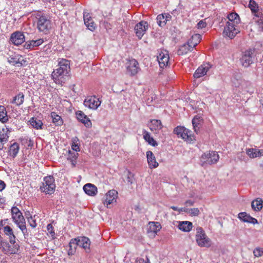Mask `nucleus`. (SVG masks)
Returning a JSON list of instances; mask_svg holds the SVG:
<instances>
[{
	"instance_id": "nucleus-1",
	"label": "nucleus",
	"mask_w": 263,
	"mask_h": 263,
	"mask_svg": "<svg viewBox=\"0 0 263 263\" xmlns=\"http://www.w3.org/2000/svg\"><path fill=\"white\" fill-rule=\"evenodd\" d=\"M58 68L52 73V77L55 83L62 85L65 82L66 77L70 71V61L65 59H59Z\"/></svg>"
},
{
	"instance_id": "nucleus-2",
	"label": "nucleus",
	"mask_w": 263,
	"mask_h": 263,
	"mask_svg": "<svg viewBox=\"0 0 263 263\" xmlns=\"http://www.w3.org/2000/svg\"><path fill=\"white\" fill-rule=\"evenodd\" d=\"M2 238L0 236V249L4 254L8 256L18 254L20 247L13 236L9 238V242L3 241Z\"/></svg>"
},
{
	"instance_id": "nucleus-3",
	"label": "nucleus",
	"mask_w": 263,
	"mask_h": 263,
	"mask_svg": "<svg viewBox=\"0 0 263 263\" xmlns=\"http://www.w3.org/2000/svg\"><path fill=\"white\" fill-rule=\"evenodd\" d=\"M11 215L13 220L22 230L23 233L27 232L25 220L22 212L16 206L11 209Z\"/></svg>"
},
{
	"instance_id": "nucleus-4",
	"label": "nucleus",
	"mask_w": 263,
	"mask_h": 263,
	"mask_svg": "<svg viewBox=\"0 0 263 263\" xmlns=\"http://www.w3.org/2000/svg\"><path fill=\"white\" fill-rule=\"evenodd\" d=\"M195 237L196 242L199 247L206 248L211 247L212 241L201 227L197 228Z\"/></svg>"
},
{
	"instance_id": "nucleus-5",
	"label": "nucleus",
	"mask_w": 263,
	"mask_h": 263,
	"mask_svg": "<svg viewBox=\"0 0 263 263\" xmlns=\"http://www.w3.org/2000/svg\"><path fill=\"white\" fill-rule=\"evenodd\" d=\"M37 21V28L40 32H43L45 34L49 32L51 28V21L45 15H38Z\"/></svg>"
},
{
	"instance_id": "nucleus-6",
	"label": "nucleus",
	"mask_w": 263,
	"mask_h": 263,
	"mask_svg": "<svg viewBox=\"0 0 263 263\" xmlns=\"http://www.w3.org/2000/svg\"><path fill=\"white\" fill-rule=\"evenodd\" d=\"M55 185L54 179L52 176H47L44 178L42 185L40 186L41 190L48 194H52L55 190Z\"/></svg>"
},
{
	"instance_id": "nucleus-7",
	"label": "nucleus",
	"mask_w": 263,
	"mask_h": 263,
	"mask_svg": "<svg viewBox=\"0 0 263 263\" xmlns=\"http://www.w3.org/2000/svg\"><path fill=\"white\" fill-rule=\"evenodd\" d=\"M191 131L183 126H178L174 129V133L178 137H181L187 142H191L195 140L194 136L191 134Z\"/></svg>"
},
{
	"instance_id": "nucleus-8",
	"label": "nucleus",
	"mask_w": 263,
	"mask_h": 263,
	"mask_svg": "<svg viewBox=\"0 0 263 263\" xmlns=\"http://www.w3.org/2000/svg\"><path fill=\"white\" fill-rule=\"evenodd\" d=\"M239 32V26L230 23L226 24L223 31V35L224 36L232 39Z\"/></svg>"
},
{
	"instance_id": "nucleus-9",
	"label": "nucleus",
	"mask_w": 263,
	"mask_h": 263,
	"mask_svg": "<svg viewBox=\"0 0 263 263\" xmlns=\"http://www.w3.org/2000/svg\"><path fill=\"white\" fill-rule=\"evenodd\" d=\"M140 68L137 60L130 59L126 63V72L130 76H135L140 70Z\"/></svg>"
},
{
	"instance_id": "nucleus-10",
	"label": "nucleus",
	"mask_w": 263,
	"mask_h": 263,
	"mask_svg": "<svg viewBox=\"0 0 263 263\" xmlns=\"http://www.w3.org/2000/svg\"><path fill=\"white\" fill-rule=\"evenodd\" d=\"M149 28V25L146 21H141L137 24L135 27L134 30L136 36L141 39L145 33L146 30Z\"/></svg>"
},
{
	"instance_id": "nucleus-11",
	"label": "nucleus",
	"mask_w": 263,
	"mask_h": 263,
	"mask_svg": "<svg viewBox=\"0 0 263 263\" xmlns=\"http://www.w3.org/2000/svg\"><path fill=\"white\" fill-rule=\"evenodd\" d=\"M101 101L96 96H88L84 101V105L92 109H96L100 105Z\"/></svg>"
},
{
	"instance_id": "nucleus-12",
	"label": "nucleus",
	"mask_w": 263,
	"mask_h": 263,
	"mask_svg": "<svg viewBox=\"0 0 263 263\" xmlns=\"http://www.w3.org/2000/svg\"><path fill=\"white\" fill-rule=\"evenodd\" d=\"M201 158L208 164H212L217 163L219 159V156L216 152L210 151L208 153H204L202 155Z\"/></svg>"
},
{
	"instance_id": "nucleus-13",
	"label": "nucleus",
	"mask_w": 263,
	"mask_h": 263,
	"mask_svg": "<svg viewBox=\"0 0 263 263\" xmlns=\"http://www.w3.org/2000/svg\"><path fill=\"white\" fill-rule=\"evenodd\" d=\"M169 54L166 50H161L157 56V60L160 68L166 67L169 63Z\"/></svg>"
},
{
	"instance_id": "nucleus-14",
	"label": "nucleus",
	"mask_w": 263,
	"mask_h": 263,
	"mask_svg": "<svg viewBox=\"0 0 263 263\" xmlns=\"http://www.w3.org/2000/svg\"><path fill=\"white\" fill-rule=\"evenodd\" d=\"M253 54V51L250 49L246 50L243 53L242 58L241 59V62L245 67H249L251 64L252 63V55Z\"/></svg>"
},
{
	"instance_id": "nucleus-15",
	"label": "nucleus",
	"mask_w": 263,
	"mask_h": 263,
	"mask_svg": "<svg viewBox=\"0 0 263 263\" xmlns=\"http://www.w3.org/2000/svg\"><path fill=\"white\" fill-rule=\"evenodd\" d=\"M118 192L115 190H112L109 191L105 195V199L103 201L104 205H106L107 208L108 205L116 202Z\"/></svg>"
},
{
	"instance_id": "nucleus-16",
	"label": "nucleus",
	"mask_w": 263,
	"mask_h": 263,
	"mask_svg": "<svg viewBox=\"0 0 263 263\" xmlns=\"http://www.w3.org/2000/svg\"><path fill=\"white\" fill-rule=\"evenodd\" d=\"M211 68L209 63H205L200 66L194 73V77L196 79L200 78L205 76Z\"/></svg>"
},
{
	"instance_id": "nucleus-17",
	"label": "nucleus",
	"mask_w": 263,
	"mask_h": 263,
	"mask_svg": "<svg viewBox=\"0 0 263 263\" xmlns=\"http://www.w3.org/2000/svg\"><path fill=\"white\" fill-rule=\"evenodd\" d=\"M8 62L13 65L21 66L23 64V62L25 63L26 61L24 60L22 55L14 53L8 58Z\"/></svg>"
},
{
	"instance_id": "nucleus-18",
	"label": "nucleus",
	"mask_w": 263,
	"mask_h": 263,
	"mask_svg": "<svg viewBox=\"0 0 263 263\" xmlns=\"http://www.w3.org/2000/svg\"><path fill=\"white\" fill-rule=\"evenodd\" d=\"M10 40L14 45L18 46L25 41V36L23 33L16 31L11 34Z\"/></svg>"
},
{
	"instance_id": "nucleus-19",
	"label": "nucleus",
	"mask_w": 263,
	"mask_h": 263,
	"mask_svg": "<svg viewBox=\"0 0 263 263\" xmlns=\"http://www.w3.org/2000/svg\"><path fill=\"white\" fill-rule=\"evenodd\" d=\"M76 115L78 120L83 123L86 127H90L91 126V121L83 111H78Z\"/></svg>"
},
{
	"instance_id": "nucleus-20",
	"label": "nucleus",
	"mask_w": 263,
	"mask_h": 263,
	"mask_svg": "<svg viewBox=\"0 0 263 263\" xmlns=\"http://www.w3.org/2000/svg\"><path fill=\"white\" fill-rule=\"evenodd\" d=\"M161 229V224L159 222H150L147 228V233H152L153 236H155L157 233Z\"/></svg>"
},
{
	"instance_id": "nucleus-21",
	"label": "nucleus",
	"mask_w": 263,
	"mask_h": 263,
	"mask_svg": "<svg viewBox=\"0 0 263 263\" xmlns=\"http://www.w3.org/2000/svg\"><path fill=\"white\" fill-rule=\"evenodd\" d=\"M78 242V246H80L85 250H89L90 246V241L88 238L86 237H78L76 238Z\"/></svg>"
},
{
	"instance_id": "nucleus-22",
	"label": "nucleus",
	"mask_w": 263,
	"mask_h": 263,
	"mask_svg": "<svg viewBox=\"0 0 263 263\" xmlns=\"http://www.w3.org/2000/svg\"><path fill=\"white\" fill-rule=\"evenodd\" d=\"M147 162L151 168H156L158 166V163L156 161L155 157L152 152H146Z\"/></svg>"
},
{
	"instance_id": "nucleus-23",
	"label": "nucleus",
	"mask_w": 263,
	"mask_h": 263,
	"mask_svg": "<svg viewBox=\"0 0 263 263\" xmlns=\"http://www.w3.org/2000/svg\"><path fill=\"white\" fill-rule=\"evenodd\" d=\"M246 153L250 158H255L263 156V149L247 148Z\"/></svg>"
},
{
	"instance_id": "nucleus-24",
	"label": "nucleus",
	"mask_w": 263,
	"mask_h": 263,
	"mask_svg": "<svg viewBox=\"0 0 263 263\" xmlns=\"http://www.w3.org/2000/svg\"><path fill=\"white\" fill-rule=\"evenodd\" d=\"M149 129L154 133H156L163 127V125L160 120L153 119L151 121V124L149 125Z\"/></svg>"
},
{
	"instance_id": "nucleus-25",
	"label": "nucleus",
	"mask_w": 263,
	"mask_h": 263,
	"mask_svg": "<svg viewBox=\"0 0 263 263\" xmlns=\"http://www.w3.org/2000/svg\"><path fill=\"white\" fill-rule=\"evenodd\" d=\"M227 18L228 21L227 23H231L232 24L239 26L240 23V20L239 15L236 12H232L228 14Z\"/></svg>"
},
{
	"instance_id": "nucleus-26",
	"label": "nucleus",
	"mask_w": 263,
	"mask_h": 263,
	"mask_svg": "<svg viewBox=\"0 0 263 263\" xmlns=\"http://www.w3.org/2000/svg\"><path fill=\"white\" fill-rule=\"evenodd\" d=\"M83 190L85 193L90 196H94L97 193V188L94 185L87 183L83 187Z\"/></svg>"
},
{
	"instance_id": "nucleus-27",
	"label": "nucleus",
	"mask_w": 263,
	"mask_h": 263,
	"mask_svg": "<svg viewBox=\"0 0 263 263\" xmlns=\"http://www.w3.org/2000/svg\"><path fill=\"white\" fill-rule=\"evenodd\" d=\"M77 240V239L76 238H72L69 243L67 251V253L69 256L73 255L76 252L77 248L78 246Z\"/></svg>"
},
{
	"instance_id": "nucleus-28",
	"label": "nucleus",
	"mask_w": 263,
	"mask_h": 263,
	"mask_svg": "<svg viewBox=\"0 0 263 263\" xmlns=\"http://www.w3.org/2000/svg\"><path fill=\"white\" fill-rule=\"evenodd\" d=\"M238 218L245 222L252 223L253 224L257 223L256 219L251 217L245 212L240 213L238 215Z\"/></svg>"
},
{
	"instance_id": "nucleus-29",
	"label": "nucleus",
	"mask_w": 263,
	"mask_h": 263,
	"mask_svg": "<svg viewBox=\"0 0 263 263\" xmlns=\"http://www.w3.org/2000/svg\"><path fill=\"white\" fill-rule=\"evenodd\" d=\"M201 40V35L199 34H195L193 35L191 38L188 41V44L191 48L196 47Z\"/></svg>"
},
{
	"instance_id": "nucleus-30",
	"label": "nucleus",
	"mask_w": 263,
	"mask_h": 263,
	"mask_svg": "<svg viewBox=\"0 0 263 263\" xmlns=\"http://www.w3.org/2000/svg\"><path fill=\"white\" fill-rule=\"evenodd\" d=\"M44 42L43 39H39L36 40H31L26 43L25 46L27 49H32L35 47H37Z\"/></svg>"
},
{
	"instance_id": "nucleus-31",
	"label": "nucleus",
	"mask_w": 263,
	"mask_h": 263,
	"mask_svg": "<svg viewBox=\"0 0 263 263\" xmlns=\"http://www.w3.org/2000/svg\"><path fill=\"white\" fill-rule=\"evenodd\" d=\"M20 149L19 144L17 142H14L11 144L9 149V155L12 158H14Z\"/></svg>"
},
{
	"instance_id": "nucleus-32",
	"label": "nucleus",
	"mask_w": 263,
	"mask_h": 263,
	"mask_svg": "<svg viewBox=\"0 0 263 263\" xmlns=\"http://www.w3.org/2000/svg\"><path fill=\"white\" fill-rule=\"evenodd\" d=\"M240 86L241 89L245 91L250 93H253L254 90L251 82L249 81H242L240 84Z\"/></svg>"
},
{
	"instance_id": "nucleus-33",
	"label": "nucleus",
	"mask_w": 263,
	"mask_h": 263,
	"mask_svg": "<svg viewBox=\"0 0 263 263\" xmlns=\"http://www.w3.org/2000/svg\"><path fill=\"white\" fill-rule=\"evenodd\" d=\"M193 227L192 223L190 221H185L179 222L178 228L184 232H189Z\"/></svg>"
},
{
	"instance_id": "nucleus-34",
	"label": "nucleus",
	"mask_w": 263,
	"mask_h": 263,
	"mask_svg": "<svg viewBox=\"0 0 263 263\" xmlns=\"http://www.w3.org/2000/svg\"><path fill=\"white\" fill-rule=\"evenodd\" d=\"M51 117L52 118V123L55 124V126H61L63 124V120L62 117L58 115L55 112H51Z\"/></svg>"
},
{
	"instance_id": "nucleus-35",
	"label": "nucleus",
	"mask_w": 263,
	"mask_h": 263,
	"mask_svg": "<svg viewBox=\"0 0 263 263\" xmlns=\"http://www.w3.org/2000/svg\"><path fill=\"white\" fill-rule=\"evenodd\" d=\"M143 136L144 139L148 142L149 144L153 146H156L158 145L156 140L151 136L150 134L146 130H143Z\"/></svg>"
},
{
	"instance_id": "nucleus-36",
	"label": "nucleus",
	"mask_w": 263,
	"mask_h": 263,
	"mask_svg": "<svg viewBox=\"0 0 263 263\" xmlns=\"http://www.w3.org/2000/svg\"><path fill=\"white\" fill-rule=\"evenodd\" d=\"M249 7L250 8L251 10L252 11V12L256 17H261L260 15L261 14L258 13V5L254 0H250Z\"/></svg>"
},
{
	"instance_id": "nucleus-37",
	"label": "nucleus",
	"mask_w": 263,
	"mask_h": 263,
	"mask_svg": "<svg viewBox=\"0 0 263 263\" xmlns=\"http://www.w3.org/2000/svg\"><path fill=\"white\" fill-rule=\"evenodd\" d=\"M30 125L36 129H42L43 123L42 121L36 118H31L29 120Z\"/></svg>"
},
{
	"instance_id": "nucleus-38",
	"label": "nucleus",
	"mask_w": 263,
	"mask_h": 263,
	"mask_svg": "<svg viewBox=\"0 0 263 263\" xmlns=\"http://www.w3.org/2000/svg\"><path fill=\"white\" fill-rule=\"evenodd\" d=\"M9 119L7 111L3 106H0V121L3 123H6Z\"/></svg>"
},
{
	"instance_id": "nucleus-39",
	"label": "nucleus",
	"mask_w": 263,
	"mask_h": 263,
	"mask_svg": "<svg viewBox=\"0 0 263 263\" xmlns=\"http://www.w3.org/2000/svg\"><path fill=\"white\" fill-rule=\"evenodd\" d=\"M202 117L196 116L192 120V124L194 131L197 133L199 129V125L202 121Z\"/></svg>"
},
{
	"instance_id": "nucleus-40",
	"label": "nucleus",
	"mask_w": 263,
	"mask_h": 263,
	"mask_svg": "<svg viewBox=\"0 0 263 263\" xmlns=\"http://www.w3.org/2000/svg\"><path fill=\"white\" fill-rule=\"evenodd\" d=\"M78 153L77 152H72L71 151H69L67 159L70 161L72 167H74L76 166L77 162L76 160L78 158Z\"/></svg>"
},
{
	"instance_id": "nucleus-41",
	"label": "nucleus",
	"mask_w": 263,
	"mask_h": 263,
	"mask_svg": "<svg viewBox=\"0 0 263 263\" xmlns=\"http://www.w3.org/2000/svg\"><path fill=\"white\" fill-rule=\"evenodd\" d=\"M262 200L260 198H257L252 202L251 206L252 209L256 211H259L262 208Z\"/></svg>"
},
{
	"instance_id": "nucleus-42",
	"label": "nucleus",
	"mask_w": 263,
	"mask_h": 263,
	"mask_svg": "<svg viewBox=\"0 0 263 263\" xmlns=\"http://www.w3.org/2000/svg\"><path fill=\"white\" fill-rule=\"evenodd\" d=\"M24 101V95L22 92H20L15 96L11 102L12 103L15 104L17 106L22 105Z\"/></svg>"
},
{
	"instance_id": "nucleus-43",
	"label": "nucleus",
	"mask_w": 263,
	"mask_h": 263,
	"mask_svg": "<svg viewBox=\"0 0 263 263\" xmlns=\"http://www.w3.org/2000/svg\"><path fill=\"white\" fill-rule=\"evenodd\" d=\"M191 46L187 43L180 46L177 51V54L179 55H182L186 54L190 50Z\"/></svg>"
},
{
	"instance_id": "nucleus-44",
	"label": "nucleus",
	"mask_w": 263,
	"mask_h": 263,
	"mask_svg": "<svg viewBox=\"0 0 263 263\" xmlns=\"http://www.w3.org/2000/svg\"><path fill=\"white\" fill-rule=\"evenodd\" d=\"M79 140L78 137H75L72 139L71 148L76 152L80 151V147L79 145Z\"/></svg>"
},
{
	"instance_id": "nucleus-45",
	"label": "nucleus",
	"mask_w": 263,
	"mask_h": 263,
	"mask_svg": "<svg viewBox=\"0 0 263 263\" xmlns=\"http://www.w3.org/2000/svg\"><path fill=\"white\" fill-rule=\"evenodd\" d=\"M4 232L5 234L8 236H9V238H12V237H14V238L15 239L16 237L15 235L13 234V231L12 229V228L9 226H6L4 228Z\"/></svg>"
},
{
	"instance_id": "nucleus-46",
	"label": "nucleus",
	"mask_w": 263,
	"mask_h": 263,
	"mask_svg": "<svg viewBox=\"0 0 263 263\" xmlns=\"http://www.w3.org/2000/svg\"><path fill=\"white\" fill-rule=\"evenodd\" d=\"M157 21L158 25L161 27L164 26L166 24V22L164 18V15L163 14H159L157 16Z\"/></svg>"
},
{
	"instance_id": "nucleus-47",
	"label": "nucleus",
	"mask_w": 263,
	"mask_h": 263,
	"mask_svg": "<svg viewBox=\"0 0 263 263\" xmlns=\"http://www.w3.org/2000/svg\"><path fill=\"white\" fill-rule=\"evenodd\" d=\"M84 24L87 28L91 31H93L96 28V25L92 19L91 21H88V22H85Z\"/></svg>"
},
{
	"instance_id": "nucleus-48",
	"label": "nucleus",
	"mask_w": 263,
	"mask_h": 263,
	"mask_svg": "<svg viewBox=\"0 0 263 263\" xmlns=\"http://www.w3.org/2000/svg\"><path fill=\"white\" fill-rule=\"evenodd\" d=\"M253 254L255 257H259L263 255V248L257 247L253 251Z\"/></svg>"
},
{
	"instance_id": "nucleus-49",
	"label": "nucleus",
	"mask_w": 263,
	"mask_h": 263,
	"mask_svg": "<svg viewBox=\"0 0 263 263\" xmlns=\"http://www.w3.org/2000/svg\"><path fill=\"white\" fill-rule=\"evenodd\" d=\"M186 212H188L191 216H198L200 214L199 210L198 208H192L191 209H185Z\"/></svg>"
},
{
	"instance_id": "nucleus-50",
	"label": "nucleus",
	"mask_w": 263,
	"mask_h": 263,
	"mask_svg": "<svg viewBox=\"0 0 263 263\" xmlns=\"http://www.w3.org/2000/svg\"><path fill=\"white\" fill-rule=\"evenodd\" d=\"M28 222L29 225L32 228H34L36 226V222L35 219L31 216L27 218Z\"/></svg>"
},
{
	"instance_id": "nucleus-51",
	"label": "nucleus",
	"mask_w": 263,
	"mask_h": 263,
	"mask_svg": "<svg viewBox=\"0 0 263 263\" xmlns=\"http://www.w3.org/2000/svg\"><path fill=\"white\" fill-rule=\"evenodd\" d=\"M47 229L48 234H49L51 236H53L55 235L54 228L51 223L47 225Z\"/></svg>"
},
{
	"instance_id": "nucleus-52",
	"label": "nucleus",
	"mask_w": 263,
	"mask_h": 263,
	"mask_svg": "<svg viewBox=\"0 0 263 263\" xmlns=\"http://www.w3.org/2000/svg\"><path fill=\"white\" fill-rule=\"evenodd\" d=\"M206 25H207V24L205 21V20H201L200 21L197 25V27L198 29H202V28H204L206 27Z\"/></svg>"
},
{
	"instance_id": "nucleus-53",
	"label": "nucleus",
	"mask_w": 263,
	"mask_h": 263,
	"mask_svg": "<svg viewBox=\"0 0 263 263\" xmlns=\"http://www.w3.org/2000/svg\"><path fill=\"white\" fill-rule=\"evenodd\" d=\"M9 136L7 133L0 134V142H6L8 140Z\"/></svg>"
},
{
	"instance_id": "nucleus-54",
	"label": "nucleus",
	"mask_w": 263,
	"mask_h": 263,
	"mask_svg": "<svg viewBox=\"0 0 263 263\" xmlns=\"http://www.w3.org/2000/svg\"><path fill=\"white\" fill-rule=\"evenodd\" d=\"M83 17L84 23L88 22V21H91V20H92L91 16H90V14L86 12H84Z\"/></svg>"
},
{
	"instance_id": "nucleus-55",
	"label": "nucleus",
	"mask_w": 263,
	"mask_h": 263,
	"mask_svg": "<svg viewBox=\"0 0 263 263\" xmlns=\"http://www.w3.org/2000/svg\"><path fill=\"white\" fill-rule=\"evenodd\" d=\"M255 22L258 23L259 28L263 31V17H260L258 20L255 21Z\"/></svg>"
},
{
	"instance_id": "nucleus-56",
	"label": "nucleus",
	"mask_w": 263,
	"mask_h": 263,
	"mask_svg": "<svg viewBox=\"0 0 263 263\" xmlns=\"http://www.w3.org/2000/svg\"><path fill=\"white\" fill-rule=\"evenodd\" d=\"M133 174L129 171H128L127 181L130 183H132V178L133 177Z\"/></svg>"
},
{
	"instance_id": "nucleus-57",
	"label": "nucleus",
	"mask_w": 263,
	"mask_h": 263,
	"mask_svg": "<svg viewBox=\"0 0 263 263\" xmlns=\"http://www.w3.org/2000/svg\"><path fill=\"white\" fill-rule=\"evenodd\" d=\"M171 208L174 211H177L179 213H180L181 212H186V210H185V209H183V208L178 209L177 207L175 206H171Z\"/></svg>"
},
{
	"instance_id": "nucleus-58",
	"label": "nucleus",
	"mask_w": 263,
	"mask_h": 263,
	"mask_svg": "<svg viewBox=\"0 0 263 263\" xmlns=\"http://www.w3.org/2000/svg\"><path fill=\"white\" fill-rule=\"evenodd\" d=\"M6 187V184L4 181L0 180V191L3 190Z\"/></svg>"
},
{
	"instance_id": "nucleus-59",
	"label": "nucleus",
	"mask_w": 263,
	"mask_h": 263,
	"mask_svg": "<svg viewBox=\"0 0 263 263\" xmlns=\"http://www.w3.org/2000/svg\"><path fill=\"white\" fill-rule=\"evenodd\" d=\"M171 18H172V16L170 14H167L164 15V18H165L166 23L167 21H170Z\"/></svg>"
},
{
	"instance_id": "nucleus-60",
	"label": "nucleus",
	"mask_w": 263,
	"mask_h": 263,
	"mask_svg": "<svg viewBox=\"0 0 263 263\" xmlns=\"http://www.w3.org/2000/svg\"><path fill=\"white\" fill-rule=\"evenodd\" d=\"M185 204L186 205L192 206L194 204V201L191 200H188L185 201Z\"/></svg>"
},
{
	"instance_id": "nucleus-61",
	"label": "nucleus",
	"mask_w": 263,
	"mask_h": 263,
	"mask_svg": "<svg viewBox=\"0 0 263 263\" xmlns=\"http://www.w3.org/2000/svg\"><path fill=\"white\" fill-rule=\"evenodd\" d=\"M144 259L142 258H137L136 260L135 263H144Z\"/></svg>"
},
{
	"instance_id": "nucleus-62",
	"label": "nucleus",
	"mask_w": 263,
	"mask_h": 263,
	"mask_svg": "<svg viewBox=\"0 0 263 263\" xmlns=\"http://www.w3.org/2000/svg\"><path fill=\"white\" fill-rule=\"evenodd\" d=\"M5 198L2 197L1 196H0V204H3L5 203Z\"/></svg>"
},
{
	"instance_id": "nucleus-63",
	"label": "nucleus",
	"mask_w": 263,
	"mask_h": 263,
	"mask_svg": "<svg viewBox=\"0 0 263 263\" xmlns=\"http://www.w3.org/2000/svg\"><path fill=\"white\" fill-rule=\"evenodd\" d=\"M3 148V143L0 142V149H2Z\"/></svg>"
},
{
	"instance_id": "nucleus-64",
	"label": "nucleus",
	"mask_w": 263,
	"mask_h": 263,
	"mask_svg": "<svg viewBox=\"0 0 263 263\" xmlns=\"http://www.w3.org/2000/svg\"><path fill=\"white\" fill-rule=\"evenodd\" d=\"M260 103L262 105V107H263V97L261 99H260Z\"/></svg>"
}]
</instances>
